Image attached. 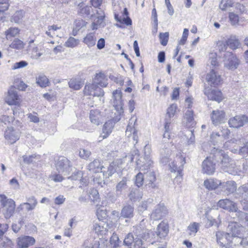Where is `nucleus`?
<instances>
[{
	"label": "nucleus",
	"instance_id": "obj_5",
	"mask_svg": "<svg viewBox=\"0 0 248 248\" xmlns=\"http://www.w3.org/2000/svg\"><path fill=\"white\" fill-rule=\"evenodd\" d=\"M222 158L220 163L221 169L226 172L233 175H241V170H239L238 168H235V164L233 160H232L228 155L221 153Z\"/></svg>",
	"mask_w": 248,
	"mask_h": 248
},
{
	"label": "nucleus",
	"instance_id": "obj_11",
	"mask_svg": "<svg viewBox=\"0 0 248 248\" xmlns=\"http://www.w3.org/2000/svg\"><path fill=\"white\" fill-rule=\"evenodd\" d=\"M83 92L86 95L97 97H102L104 94L103 90L94 82L87 83L84 87Z\"/></svg>",
	"mask_w": 248,
	"mask_h": 248
},
{
	"label": "nucleus",
	"instance_id": "obj_30",
	"mask_svg": "<svg viewBox=\"0 0 248 248\" xmlns=\"http://www.w3.org/2000/svg\"><path fill=\"white\" fill-rule=\"evenodd\" d=\"M134 216V208L130 205H126L122 209L120 217L131 218Z\"/></svg>",
	"mask_w": 248,
	"mask_h": 248
},
{
	"label": "nucleus",
	"instance_id": "obj_10",
	"mask_svg": "<svg viewBox=\"0 0 248 248\" xmlns=\"http://www.w3.org/2000/svg\"><path fill=\"white\" fill-rule=\"evenodd\" d=\"M216 159L214 155L207 157L202 163V171L203 173L211 175L214 173L216 170Z\"/></svg>",
	"mask_w": 248,
	"mask_h": 248
},
{
	"label": "nucleus",
	"instance_id": "obj_33",
	"mask_svg": "<svg viewBox=\"0 0 248 248\" xmlns=\"http://www.w3.org/2000/svg\"><path fill=\"white\" fill-rule=\"evenodd\" d=\"M217 70L211 69L210 72L207 74L206 79L207 82L211 86L216 87L217 85V77L216 75Z\"/></svg>",
	"mask_w": 248,
	"mask_h": 248
},
{
	"label": "nucleus",
	"instance_id": "obj_17",
	"mask_svg": "<svg viewBox=\"0 0 248 248\" xmlns=\"http://www.w3.org/2000/svg\"><path fill=\"white\" fill-rule=\"evenodd\" d=\"M166 214L167 210L164 205L162 203H160L155 207L151 214L150 217L152 219L157 220L161 219Z\"/></svg>",
	"mask_w": 248,
	"mask_h": 248
},
{
	"label": "nucleus",
	"instance_id": "obj_31",
	"mask_svg": "<svg viewBox=\"0 0 248 248\" xmlns=\"http://www.w3.org/2000/svg\"><path fill=\"white\" fill-rule=\"evenodd\" d=\"M146 170H142L145 174V183L146 186L151 187L152 188H154L155 187V185L154 182L156 180V177L154 172H149L148 173L145 172Z\"/></svg>",
	"mask_w": 248,
	"mask_h": 248
},
{
	"label": "nucleus",
	"instance_id": "obj_24",
	"mask_svg": "<svg viewBox=\"0 0 248 248\" xmlns=\"http://www.w3.org/2000/svg\"><path fill=\"white\" fill-rule=\"evenodd\" d=\"M4 137L10 144H13L19 139V135L13 128H8L5 132Z\"/></svg>",
	"mask_w": 248,
	"mask_h": 248
},
{
	"label": "nucleus",
	"instance_id": "obj_16",
	"mask_svg": "<svg viewBox=\"0 0 248 248\" xmlns=\"http://www.w3.org/2000/svg\"><path fill=\"white\" fill-rule=\"evenodd\" d=\"M229 124L233 128H239L248 123V117L245 115L236 116L229 121Z\"/></svg>",
	"mask_w": 248,
	"mask_h": 248
},
{
	"label": "nucleus",
	"instance_id": "obj_3",
	"mask_svg": "<svg viewBox=\"0 0 248 248\" xmlns=\"http://www.w3.org/2000/svg\"><path fill=\"white\" fill-rule=\"evenodd\" d=\"M221 237L218 241V245L222 246V248H233V247H246L248 246V241L246 237L243 236H232L228 233H223Z\"/></svg>",
	"mask_w": 248,
	"mask_h": 248
},
{
	"label": "nucleus",
	"instance_id": "obj_26",
	"mask_svg": "<svg viewBox=\"0 0 248 248\" xmlns=\"http://www.w3.org/2000/svg\"><path fill=\"white\" fill-rule=\"evenodd\" d=\"M156 236L160 238H164L169 232V227L167 224L161 222L157 226L156 231L155 232Z\"/></svg>",
	"mask_w": 248,
	"mask_h": 248
},
{
	"label": "nucleus",
	"instance_id": "obj_7",
	"mask_svg": "<svg viewBox=\"0 0 248 248\" xmlns=\"http://www.w3.org/2000/svg\"><path fill=\"white\" fill-rule=\"evenodd\" d=\"M72 166L71 162L64 156H60L55 161L57 170L64 176L69 174L72 170Z\"/></svg>",
	"mask_w": 248,
	"mask_h": 248
},
{
	"label": "nucleus",
	"instance_id": "obj_53",
	"mask_svg": "<svg viewBox=\"0 0 248 248\" xmlns=\"http://www.w3.org/2000/svg\"><path fill=\"white\" fill-rule=\"evenodd\" d=\"M169 32L160 33L159 34V39L162 45L165 46L167 45L169 40Z\"/></svg>",
	"mask_w": 248,
	"mask_h": 248
},
{
	"label": "nucleus",
	"instance_id": "obj_49",
	"mask_svg": "<svg viewBox=\"0 0 248 248\" xmlns=\"http://www.w3.org/2000/svg\"><path fill=\"white\" fill-rule=\"evenodd\" d=\"M209 62L212 66V69L217 70V54L216 53H212L209 55Z\"/></svg>",
	"mask_w": 248,
	"mask_h": 248
},
{
	"label": "nucleus",
	"instance_id": "obj_18",
	"mask_svg": "<svg viewBox=\"0 0 248 248\" xmlns=\"http://www.w3.org/2000/svg\"><path fill=\"white\" fill-rule=\"evenodd\" d=\"M109 228L108 223L100 220L95 223L93 226V229L95 233L101 236L107 235Z\"/></svg>",
	"mask_w": 248,
	"mask_h": 248
},
{
	"label": "nucleus",
	"instance_id": "obj_51",
	"mask_svg": "<svg viewBox=\"0 0 248 248\" xmlns=\"http://www.w3.org/2000/svg\"><path fill=\"white\" fill-rule=\"evenodd\" d=\"M200 226V225L198 223L193 222L191 223L188 227V229L190 232V234L195 235L199 229Z\"/></svg>",
	"mask_w": 248,
	"mask_h": 248
},
{
	"label": "nucleus",
	"instance_id": "obj_25",
	"mask_svg": "<svg viewBox=\"0 0 248 248\" xmlns=\"http://www.w3.org/2000/svg\"><path fill=\"white\" fill-rule=\"evenodd\" d=\"M216 215L217 210L214 208L210 209L206 212L205 216L207 220L205 225L206 228L212 227L216 222Z\"/></svg>",
	"mask_w": 248,
	"mask_h": 248
},
{
	"label": "nucleus",
	"instance_id": "obj_6",
	"mask_svg": "<svg viewBox=\"0 0 248 248\" xmlns=\"http://www.w3.org/2000/svg\"><path fill=\"white\" fill-rule=\"evenodd\" d=\"M241 44L237 37L231 35L229 38L218 41V49L220 52L226 51L228 46L232 50L240 47Z\"/></svg>",
	"mask_w": 248,
	"mask_h": 248
},
{
	"label": "nucleus",
	"instance_id": "obj_32",
	"mask_svg": "<svg viewBox=\"0 0 248 248\" xmlns=\"http://www.w3.org/2000/svg\"><path fill=\"white\" fill-rule=\"evenodd\" d=\"M90 119L91 122L93 124L96 125H99L101 119L100 111L97 109L91 110L90 113Z\"/></svg>",
	"mask_w": 248,
	"mask_h": 248
},
{
	"label": "nucleus",
	"instance_id": "obj_37",
	"mask_svg": "<svg viewBox=\"0 0 248 248\" xmlns=\"http://www.w3.org/2000/svg\"><path fill=\"white\" fill-rule=\"evenodd\" d=\"M237 193L244 200H248V183L240 186Z\"/></svg>",
	"mask_w": 248,
	"mask_h": 248
},
{
	"label": "nucleus",
	"instance_id": "obj_61",
	"mask_svg": "<svg viewBox=\"0 0 248 248\" xmlns=\"http://www.w3.org/2000/svg\"><path fill=\"white\" fill-rule=\"evenodd\" d=\"M82 172L80 171H77L72 176L68 177V178L71 179L72 180H80L83 181L82 178Z\"/></svg>",
	"mask_w": 248,
	"mask_h": 248
},
{
	"label": "nucleus",
	"instance_id": "obj_46",
	"mask_svg": "<svg viewBox=\"0 0 248 248\" xmlns=\"http://www.w3.org/2000/svg\"><path fill=\"white\" fill-rule=\"evenodd\" d=\"M181 162V165L180 166L178 167L177 165L174 162H171L170 164V167L171 172L179 171L182 169L183 166L186 163L185 158H180Z\"/></svg>",
	"mask_w": 248,
	"mask_h": 248
},
{
	"label": "nucleus",
	"instance_id": "obj_39",
	"mask_svg": "<svg viewBox=\"0 0 248 248\" xmlns=\"http://www.w3.org/2000/svg\"><path fill=\"white\" fill-rule=\"evenodd\" d=\"M177 108V105L172 104L167 109V113L166 114L165 118L171 120L176 113Z\"/></svg>",
	"mask_w": 248,
	"mask_h": 248
},
{
	"label": "nucleus",
	"instance_id": "obj_27",
	"mask_svg": "<svg viewBox=\"0 0 248 248\" xmlns=\"http://www.w3.org/2000/svg\"><path fill=\"white\" fill-rule=\"evenodd\" d=\"M103 168L104 167L101 164V161L98 159H94L88 166V170L91 173L101 172Z\"/></svg>",
	"mask_w": 248,
	"mask_h": 248
},
{
	"label": "nucleus",
	"instance_id": "obj_62",
	"mask_svg": "<svg viewBox=\"0 0 248 248\" xmlns=\"http://www.w3.org/2000/svg\"><path fill=\"white\" fill-rule=\"evenodd\" d=\"M27 65L28 63L26 61H21L19 62L15 63L12 66V69L13 70H16L18 68L24 67Z\"/></svg>",
	"mask_w": 248,
	"mask_h": 248
},
{
	"label": "nucleus",
	"instance_id": "obj_42",
	"mask_svg": "<svg viewBox=\"0 0 248 248\" xmlns=\"http://www.w3.org/2000/svg\"><path fill=\"white\" fill-rule=\"evenodd\" d=\"M204 186L209 190H215L217 188V182L213 179H209L205 180Z\"/></svg>",
	"mask_w": 248,
	"mask_h": 248
},
{
	"label": "nucleus",
	"instance_id": "obj_8",
	"mask_svg": "<svg viewBox=\"0 0 248 248\" xmlns=\"http://www.w3.org/2000/svg\"><path fill=\"white\" fill-rule=\"evenodd\" d=\"M114 114L115 116L112 119L109 120L104 124L102 132L99 137L100 138H101L100 140L107 138L110 134L116 123L121 119V116L117 115L116 113H114Z\"/></svg>",
	"mask_w": 248,
	"mask_h": 248
},
{
	"label": "nucleus",
	"instance_id": "obj_21",
	"mask_svg": "<svg viewBox=\"0 0 248 248\" xmlns=\"http://www.w3.org/2000/svg\"><path fill=\"white\" fill-rule=\"evenodd\" d=\"M96 14L98 15L97 17L92 24V29L93 30H97L98 27H104L106 25L104 22L105 17L104 12L99 9L97 10Z\"/></svg>",
	"mask_w": 248,
	"mask_h": 248
},
{
	"label": "nucleus",
	"instance_id": "obj_12",
	"mask_svg": "<svg viewBox=\"0 0 248 248\" xmlns=\"http://www.w3.org/2000/svg\"><path fill=\"white\" fill-rule=\"evenodd\" d=\"M122 93L121 90H116L113 92V107L117 115L122 116L124 111L123 108Z\"/></svg>",
	"mask_w": 248,
	"mask_h": 248
},
{
	"label": "nucleus",
	"instance_id": "obj_28",
	"mask_svg": "<svg viewBox=\"0 0 248 248\" xmlns=\"http://www.w3.org/2000/svg\"><path fill=\"white\" fill-rule=\"evenodd\" d=\"M96 39L97 38L95 32H90L87 34L85 37L83 38V42L88 46V47L90 48L95 45Z\"/></svg>",
	"mask_w": 248,
	"mask_h": 248
},
{
	"label": "nucleus",
	"instance_id": "obj_47",
	"mask_svg": "<svg viewBox=\"0 0 248 248\" xmlns=\"http://www.w3.org/2000/svg\"><path fill=\"white\" fill-rule=\"evenodd\" d=\"M79 41L78 39L70 37L65 43L64 45L66 47L73 48L77 46L79 44Z\"/></svg>",
	"mask_w": 248,
	"mask_h": 248
},
{
	"label": "nucleus",
	"instance_id": "obj_54",
	"mask_svg": "<svg viewBox=\"0 0 248 248\" xmlns=\"http://www.w3.org/2000/svg\"><path fill=\"white\" fill-rule=\"evenodd\" d=\"M144 180V176L141 172H139L136 176L135 184L139 187L142 186Z\"/></svg>",
	"mask_w": 248,
	"mask_h": 248
},
{
	"label": "nucleus",
	"instance_id": "obj_56",
	"mask_svg": "<svg viewBox=\"0 0 248 248\" xmlns=\"http://www.w3.org/2000/svg\"><path fill=\"white\" fill-rule=\"evenodd\" d=\"M119 237L118 235L113 233L110 239V243L111 246L113 248H116L119 245Z\"/></svg>",
	"mask_w": 248,
	"mask_h": 248
},
{
	"label": "nucleus",
	"instance_id": "obj_4",
	"mask_svg": "<svg viewBox=\"0 0 248 248\" xmlns=\"http://www.w3.org/2000/svg\"><path fill=\"white\" fill-rule=\"evenodd\" d=\"M0 202L2 206V211L5 218H10L15 212V201L11 199H8L5 195L0 194Z\"/></svg>",
	"mask_w": 248,
	"mask_h": 248
},
{
	"label": "nucleus",
	"instance_id": "obj_59",
	"mask_svg": "<svg viewBox=\"0 0 248 248\" xmlns=\"http://www.w3.org/2000/svg\"><path fill=\"white\" fill-rule=\"evenodd\" d=\"M98 192L95 189H91L88 194V198L92 201L96 200L98 198Z\"/></svg>",
	"mask_w": 248,
	"mask_h": 248
},
{
	"label": "nucleus",
	"instance_id": "obj_19",
	"mask_svg": "<svg viewBox=\"0 0 248 248\" xmlns=\"http://www.w3.org/2000/svg\"><path fill=\"white\" fill-rule=\"evenodd\" d=\"M19 97L16 90L14 87H11L5 97V102L9 105H16L19 103Z\"/></svg>",
	"mask_w": 248,
	"mask_h": 248
},
{
	"label": "nucleus",
	"instance_id": "obj_35",
	"mask_svg": "<svg viewBox=\"0 0 248 248\" xmlns=\"http://www.w3.org/2000/svg\"><path fill=\"white\" fill-rule=\"evenodd\" d=\"M127 188V179L123 178L116 186V195L119 197L123 194V191Z\"/></svg>",
	"mask_w": 248,
	"mask_h": 248
},
{
	"label": "nucleus",
	"instance_id": "obj_43",
	"mask_svg": "<svg viewBox=\"0 0 248 248\" xmlns=\"http://www.w3.org/2000/svg\"><path fill=\"white\" fill-rule=\"evenodd\" d=\"M25 44L19 39L16 38L14 40L10 45L9 47L16 49L20 50L24 47Z\"/></svg>",
	"mask_w": 248,
	"mask_h": 248
},
{
	"label": "nucleus",
	"instance_id": "obj_9",
	"mask_svg": "<svg viewBox=\"0 0 248 248\" xmlns=\"http://www.w3.org/2000/svg\"><path fill=\"white\" fill-rule=\"evenodd\" d=\"M223 62L224 66L231 70L236 69L240 63L237 57L229 51H226L223 54Z\"/></svg>",
	"mask_w": 248,
	"mask_h": 248
},
{
	"label": "nucleus",
	"instance_id": "obj_23",
	"mask_svg": "<svg viewBox=\"0 0 248 248\" xmlns=\"http://www.w3.org/2000/svg\"><path fill=\"white\" fill-rule=\"evenodd\" d=\"M33 237L30 236H23L18 238L17 244L20 248H27L33 245L35 243Z\"/></svg>",
	"mask_w": 248,
	"mask_h": 248
},
{
	"label": "nucleus",
	"instance_id": "obj_41",
	"mask_svg": "<svg viewBox=\"0 0 248 248\" xmlns=\"http://www.w3.org/2000/svg\"><path fill=\"white\" fill-rule=\"evenodd\" d=\"M224 188L227 191V194L233 193L236 190V184L232 181H227L225 183Z\"/></svg>",
	"mask_w": 248,
	"mask_h": 248
},
{
	"label": "nucleus",
	"instance_id": "obj_58",
	"mask_svg": "<svg viewBox=\"0 0 248 248\" xmlns=\"http://www.w3.org/2000/svg\"><path fill=\"white\" fill-rule=\"evenodd\" d=\"M24 207H25L27 211L32 210L35 208V207L34 206V205H32L28 202H24L19 205V206L18 207V209L22 210Z\"/></svg>",
	"mask_w": 248,
	"mask_h": 248
},
{
	"label": "nucleus",
	"instance_id": "obj_40",
	"mask_svg": "<svg viewBox=\"0 0 248 248\" xmlns=\"http://www.w3.org/2000/svg\"><path fill=\"white\" fill-rule=\"evenodd\" d=\"M129 197L131 201H136L142 198V194L139 188H132L129 194Z\"/></svg>",
	"mask_w": 248,
	"mask_h": 248
},
{
	"label": "nucleus",
	"instance_id": "obj_36",
	"mask_svg": "<svg viewBox=\"0 0 248 248\" xmlns=\"http://www.w3.org/2000/svg\"><path fill=\"white\" fill-rule=\"evenodd\" d=\"M83 83L79 78H71L69 82V87L75 90H78L82 87Z\"/></svg>",
	"mask_w": 248,
	"mask_h": 248
},
{
	"label": "nucleus",
	"instance_id": "obj_52",
	"mask_svg": "<svg viewBox=\"0 0 248 248\" xmlns=\"http://www.w3.org/2000/svg\"><path fill=\"white\" fill-rule=\"evenodd\" d=\"M186 136L187 137V143L188 145H193L195 143V136L192 130H187Z\"/></svg>",
	"mask_w": 248,
	"mask_h": 248
},
{
	"label": "nucleus",
	"instance_id": "obj_63",
	"mask_svg": "<svg viewBox=\"0 0 248 248\" xmlns=\"http://www.w3.org/2000/svg\"><path fill=\"white\" fill-rule=\"evenodd\" d=\"M188 35V30L187 29H185L183 31L182 37L179 42V45H183L186 43Z\"/></svg>",
	"mask_w": 248,
	"mask_h": 248
},
{
	"label": "nucleus",
	"instance_id": "obj_60",
	"mask_svg": "<svg viewBox=\"0 0 248 248\" xmlns=\"http://www.w3.org/2000/svg\"><path fill=\"white\" fill-rule=\"evenodd\" d=\"M86 22L81 19H77L75 21V26L76 29L79 30L86 25Z\"/></svg>",
	"mask_w": 248,
	"mask_h": 248
},
{
	"label": "nucleus",
	"instance_id": "obj_2",
	"mask_svg": "<svg viewBox=\"0 0 248 248\" xmlns=\"http://www.w3.org/2000/svg\"><path fill=\"white\" fill-rule=\"evenodd\" d=\"M152 152L151 146L147 144L144 147V157L143 161L138 159L139 157V152L137 149L132 150L130 154L127 155L124 158L125 161L132 162L134 159L136 160L137 166L141 170H147L152 166L153 162L150 158V155Z\"/></svg>",
	"mask_w": 248,
	"mask_h": 248
},
{
	"label": "nucleus",
	"instance_id": "obj_55",
	"mask_svg": "<svg viewBox=\"0 0 248 248\" xmlns=\"http://www.w3.org/2000/svg\"><path fill=\"white\" fill-rule=\"evenodd\" d=\"M23 13L22 11H17L13 16L12 21L16 23H19L22 21Z\"/></svg>",
	"mask_w": 248,
	"mask_h": 248
},
{
	"label": "nucleus",
	"instance_id": "obj_14",
	"mask_svg": "<svg viewBox=\"0 0 248 248\" xmlns=\"http://www.w3.org/2000/svg\"><path fill=\"white\" fill-rule=\"evenodd\" d=\"M218 205L224 209L231 211L232 212L231 216L233 218H235V212H237L239 210L235 203L229 199L220 200L218 202Z\"/></svg>",
	"mask_w": 248,
	"mask_h": 248
},
{
	"label": "nucleus",
	"instance_id": "obj_44",
	"mask_svg": "<svg viewBox=\"0 0 248 248\" xmlns=\"http://www.w3.org/2000/svg\"><path fill=\"white\" fill-rule=\"evenodd\" d=\"M19 30L17 28H10L5 32V35L7 40L11 39L19 33Z\"/></svg>",
	"mask_w": 248,
	"mask_h": 248
},
{
	"label": "nucleus",
	"instance_id": "obj_38",
	"mask_svg": "<svg viewBox=\"0 0 248 248\" xmlns=\"http://www.w3.org/2000/svg\"><path fill=\"white\" fill-rule=\"evenodd\" d=\"M36 82L39 86L42 88L48 86L49 84L48 79L44 75H40L36 78Z\"/></svg>",
	"mask_w": 248,
	"mask_h": 248
},
{
	"label": "nucleus",
	"instance_id": "obj_15",
	"mask_svg": "<svg viewBox=\"0 0 248 248\" xmlns=\"http://www.w3.org/2000/svg\"><path fill=\"white\" fill-rule=\"evenodd\" d=\"M137 121L136 117L133 116L129 120V124L127 126L125 131L126 135L128 137H132L133 140L136 141V143L138 142V134L137 131L135 128V125Z\"/></svg>",
	"mask_w": 248,
	"mask_h": 248
},
{
	"label": "nucleus",
	"instance_id": "obj_48",
	"mask_svg": "<svg viewBox=\"0 0 248 248\" xmlns=\"http://www.w3.org/2000/svg\"><path fill=\"white\" fill-rule=\"evenodd\" d=\"M233 2L232 0H222L219 7L222 10H226L232 6Z\"/></svg>",
	"mask_w": 248,
	"mask_h": 248
},
{
	"label": "nucleus",
	"instance_id": "obj_29",
	"mask_svg": "<svg viewBox=\"0 0 248 248\" xmlns=\"http://www.w3.org/2000/svg\"><path fill=\"white\" fill-rule=\"evenodd\" d=\"M107 81V77L103 73H99L96 74L93 82L97 86L99 85L102 87H106L108 84Z\"/></svg>",
	"mask_w": 248,
	"mask_h": 248
},
{
	"label": "nucleus",
	"instance_id": "obj_64",
	"mask_svg": "<svg viewBox=\"0 0 248 248\" xmlns=\"http://www.w3.org/2000/svg\"><path fill=\"white\" fill-rule=\"evenodd\" d=\"M91 154V153L90 151L84 149H80L79 153L80 157L85 159H87L90 156Z\"/></svg>",
	"mask_w": 248,
	"mask_h": 248
},
{
	"label": "nucleus",
	"instance_id": "obj_45",
	"mask_svg": "<svg viewBox=\"0 0 248 248\" xmlns=\"http://www.w3.org/2000/svg\"><path fill=\"white\" fill-rule=\"evenodd\" d=\"M43 52L42 50L39 49L37 46H34L32 47L31 50V57L33 59L37 60L42 56Z\"/></svg>",
	"mask_w": 248,
	"mask_h": 248
},
{
	"label": "nucleus",
	"instance_id": "obj_22",
	"mask_svg": "<svg viewBox=\"0 0 248 248\" xmlns=\"http://www.w3.org/2000/svg\"><path fill=\"white\" fill-rule=\"evenodd\" d=\"M183 123L187 127H193L195 125L194 111L192 109H185L184 110Z\"/></svg>",
	"mask_w": 248,
	"mask_h": 248
},
{
	"label": "nucleus",
	"instance_id": "obj_57",
	"mask_svg": "<svg viewBox=\"0 0 248 248\" xmlns=\"http://www.w3.org/2000/svg\"><path fill=\"white\" fill-rule=\"evenodd\" d=\"M24 162L27 164H30L33 162V160L36 157H37V155H24L23 156Z\"/></svg>",
	"mask_w": 248,
	"mask_h": 248
},
{
	"label": "nucleus",
	"instance_id": "obj_50",
	"mask_svg": "<svg viewBox=\"0 0 248 248\" xmlns=\"http://www.w3.org/2000/svg\"><path fill=\"white\" fill-rule=\"evenodd\" d=\"M153 202V199H148L146 201L142 202L140 205L138 207V211L139 212H143L149 207V205Z\"/></svg>",
	"mask_w": 248,
	"mask_h": 248
},
{
	"label": "nucleus",
	"instance_id": "obj_1",
	"mask_svg": "<svg viewBox=\"0 0 248 248\" xmlns=\"http://www.w3.org/2000/svg\"><path fill=\"white\" fill-rule=\"evenodd\" d=\"M151 231H147L141 227V224L134 227L132 232H130L125 236L124 245L129 246L133 243L135 248H145L141 247L143 245V240H147L150 236Z\"/></svg>",
	"mask_w": 248,
	"mask_h": 248
},
{
	"label": "nucleus",
	"instance_id": "obj_13",
	"mask_svg": "<svg viewBox=\"0 0 248 248\" xmlns=\"http://www.w3.org/2000/svg\"><path fill=\"white\" fill-rule=\"evenodd\" d=\"M172 146L171 142H167V144H162L160 147V161L163 164H166L169 161V156H170L171 150L170 149Z\"/></svg>",
	"mask_w": 248,
	"mask_h": 248
},
{
	"label": "nucleus",
	"instance_id": "obj_20",
	"mask_svg": "<svg viewBox=\"0 0 248 248\" xmlns=\"http://www.w3.org/2000/svg\"><path fill=\"white\" fill-rule=\"evenodd\" d=\"M228 229L231 232L232 236H243L246 232L244 227L237 222H231L228 225Z\"/></svg>",
	"mask_w": 248,
	"mask_h": 248
},
{
	"label": "nucleus",
	"instance_id": "obj_34",
	"mask_svg": "<svg viewBox=\"0 0 248 248\" xmlns=\"http://www.w3.org/2000/svg\"><path fill=\"white\" fill-rule=\"evenodd\" d=\"M235 218L241 222L244 225L248 228V213H244L240 210L235 212L234 215Z\"/></svg>",
	"mask_w": 248,
	"mask_h": 248
}]
</instances>
